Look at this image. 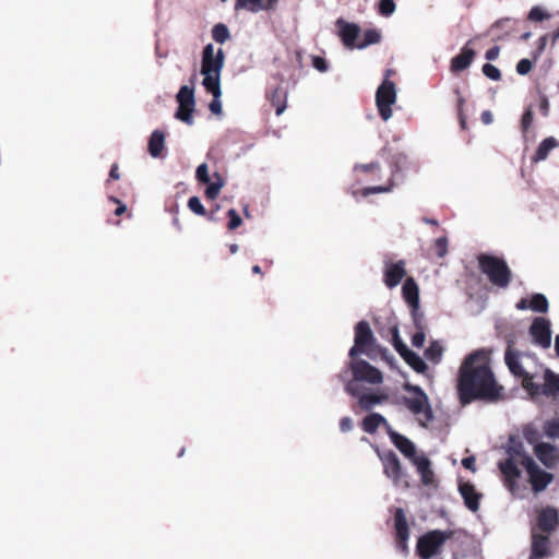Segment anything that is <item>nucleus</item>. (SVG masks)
<instances>
[{
  "label": "nucleus",
  "instance_id": "nucleus-48",
  "mask_svg": "<svg viewBox=\"0 0 559 559\" xmlns=\"http://www.w3.org/2000/svg\"><path fill=\"white\" fill-rule=\"evenodd\" d=\"M195 177H197L198 181H200L202 183H210L211 178L209 175V167L206 164L203 163L198 166L197 171H195Z\"/></svg>",
  "mask_w": 559,
  "mask_h": 559
},
{
  "label": "nucleus",
  "instance_id": "nucleus-15",
  "mask_svg": "<svg viewBox=\"0 0 559 559\" xmlns=\"http://www.w3.org/2000/svg\"><path fill=\"white\" fill-rule=\"evenodd\" d=\"M383 263V283L388 288H394L406 276V262L404 260L393 262L385 259Z\"/></svg>",
  "mask_w": 559,
  "mask_h": 559
},
{
  "label": "nucleus",
  "instance_id": "nucleus-2",
  "mask_svg": "<svg viewBox=\"0 0 559 559\" xmlns=\"http://www.w3.org/2000/svg\"><path fill=\"white\" fill-rule=\"evenodd\" d=\"M225 55L222 48L216 53L214 52V46L207 44L204 46L201 59V74L204 76L202 85L207 93L213 96L219 94L221 84V72L224 68Z\"/></svg>",
  "mask_w": 559,
  "mask_h": 559
},
{
  "label": "nucleus",
  "instance_id": "nucleus-24",
  "mask_svg": "<svg viewBox=\"0 0 559 559\" xmlns=\"http://www.w3.org/2000/svg\"><path fill=\"white\" fill-rule=\"evenodd\" d=\"M498 466L504 477L506 485L513 488L521 475L515 459L510 456L504 461H500Z\"/></svg>",
  "mask_w": 559,
  "mask_h": 559
},
{
  "label": "nucleus",
  "instance_id": "nucleus-41",
  "mask_svg": "<svg viewBox=\"0 0 559 559\" xmlns=\"http://www.w3.org/2000/svg\"><path fill=\"white\" fill-rule=\"evenodd\" d=\"M391 332H392L393 346H394L395 350L402 357L405 353H407L409 350V348L401 340L400 334H399V329L396 326L392 328Z\"/></svg>",
  "mask_w": 559,
  "mask_h": 559
},
{
  "label": "nucleus",
  "instance_id": "nucleus-29",
  "mask_svg": "<svg viewBox=\"0 0 559 559\" xmlns=\"http://www.w3.org/2000/svg\"><path fill=\"white\" fill-rule=\"evenodd\" d=\"M557 146H559V142L554 136L544 139L536 148L535 154L532 156V163L537 164L542 160H545L548 157L550 151Z\"/></svg>",
  "mask_w": 559,
  "mask_h": 559
},
{
  "label": "nucleus",
  "instance_id": "nucleus-16",
  "mask_svg": "<svg viewBox=\"0 0 559 559\" xmlns=\"http://www.w3.org/2000/svg\"><path fill=\"white\" fill-rule=\"evenodd\" d=\"M552 555L550 535L538 533L535 527L531 532V554L528 559H545Z\"/></svg>",
  "mask_w": 559,
  "mask_h": 559
},
{
  "label": "nucleus",
  "instance_id": "nucleus-20",
  "mask_svg": "<svg viewBox=\"0 0 559 559\" xmlns=\"http://www.w3.org/2000/svg\"><path fill=\"white\" fill-rule=\"evenodd\" d=\"M388 436L399 451L412 462H414L416 457L420 456L416 453L415 444L405 436L393 430L392 427H388Z\"/></svg>",
  "mask_w": 559,
  "mask_h": 559
},
{
  "label": "nucleus",
  "instance_id": "nucleus-10",
  "mask_svg": "<svg viewBox=\"0 0 559 559\" xmlns=\"http://www.w3.org/2000/svg\"><path fill=\"white\" fill-rule=\"evenodd\" d=\"M407 162V156L403 153H399L393 156V160L391 162V177L388 179V182L383 186H374V187H366L359 191L353 192L354 197L358 194L367 198L370 194L374 193H386L391 192L395 187L394 176L404 167Z\"/></svg>",
  "mask_w": 559,
  "mask_h": 559
},
{
  "label": "nucleus",
  "instance_id": "nucleus-26",
  "mask_svg": "<svg viewBox=\"0 0 559 559\" xmlns=\"http://www.w3.org/2000/svg\"><path fill=\"white\" fill-rule=\"evenodd\" d=\"M412 463L416 466L417 472L420 475L421 483L425 486L435 485V473L431 469V462L427 456L420 455Z\"/></svg>",
  "mask_w": 559,
  "mask_h": 559
},
{
  "label": "nucleus",
  "instance_id": "nucleus-59",
  "mask_svg": "<svg viewBox=\"0 0 559 559\" xmlns=\"http://www.w3.org/2000/svg\"><path fill=\"white\" fill-rule=\"evenodd\" d=\"M109 201L118 204L117 209L115 210V215L120 216L127 212L126 204H123L118 198L109 197Z\"/></svg>",
  "mask_w": 559,
  "mask_h": 559
},
{
  "label": "nucleus",
  "instance_id": "nucleus-50",
  "mask_svg": "<svg viewBox=\"0 0 559 559\" xmlns=\"http://www.w3.org/2000/svg\"><path fill=\"white\" fill-rule=\"evenodd\" d=\"M545 432L549 438H559V418L548 421L545 427Z\"/></svg>",
  "mask_w": 559,
  "mask_h": 559
},
{
  "label": "nucleus",
  "instance_id": "nucleus-11",
  "mask_svg": "<svg viewBox=\"0 0 559 559\" xmlns=\"http://www.w3.org/2000/svg\"><path fill=\"white\" fill-rule=\"evenodd\" d=\"M348 368L356 381H365L371 384H379L383 381L381 371L364 359H357V357L352 359Z\"/></svg>",
  "mask_w": 559,
  "mask_h": 559
},
{
  "label": "nucleus",
  "instance_id": "nucleus-34",
  "mask_svg": "<svg viewBox=\"0 0 559 559\" xmlns=\"http://www.w3.org/2000/svg\"><path fill=\"white\" fill-rule=\"evenodd\" d=\"M194 106L195 104H178V108L175 115L176 118L187 124H192V112L194 111Z\"/></svg>",
  "mask_w": 559,
  "mask_h": 559
},
{
  "label": "nucleus",
  "instance_id": "nucleus-18",
  "mask_svg": "<svg viewBox=\"0 0 559 559\" xmlns=\"http://www.w3.org/2000/svg\"><path fill=\"white\" fill-rule=\"evenodd\" d=\"M504 361L510 370V372L516 377L522 379V388L524 389V384L526 383V380L532 382L534 377L530 372H527L520 361V353L512 349L509 345L506 353H504Z\"/></svg>",
  "mask_w": 559,
  "mask_h": 559
},
{
  "label": "nucleus",
  "instance_id": "nucleus-7",
  "mask_svg": "<svg viewBox=\"0 0 559 559\" xmlns=\"http://www.w3.org/2000/svg\"><path fill=\"white\" fill-rule=\"evenodd\" d=\"M396 102L395 83L384 79L376 92V105L383 121L392 117V105Z\"/></svg>",
  "mask_w": 559,
  "mask_h": 559
},
{
  "label": "nucleus",
  "instance_id": "nucleus-13",
  "mask_svg": "<svg viewBox=\"0 0 559 559\" xmlns=\"http://www.w3.org/2000/svg\"><path fill=\"white\" fill-rule=\"evenodd\" d=\"M536 526L540 533L551 535L559 526V512L552 506H546L536 511Z\"/></svg>",
  "mask_w": 559,
  "mask_h": 559
},
{
  "label": "nucleus",
  "instance_id": "nucleus-63",
  "mask_svg": "<svg viewBox=\"0 0 559 559\" xmlns=\"http://www.w3.org/2000/svg\"><path fill=\"white\" fill-rule=\"evenodd\" d=\"M109 178L112 179V180L120 179V173H119V167H118L117 163L111 165V168H110V171H109Z\"/></svg>",
  "mask_w": 559,
  "mask_h": 559
},
{
  "label": "nucleus",
  "instance_id": "nucleus-44",
  "mask_svg": "<svg viewBox=\"0 0 559 559\" xmlns=\"http://www.w3.org/2000/svg\"><path fill=\"white\" fill-rule=\"evenodd\" d=\"M425 338H426L425 326L419 325L417 323L416 332L412 336V345L414 347L420 348L424 346Z\"/></svg>",
  "mask_w": 559,
  "mask_h": 559
},
{
  "label": "nucleus",
  "instance_id": "nucleus-45",
  "mask_svg": "<svg viewBox=\"0 0 559 559\" xmlns=\"http://www.w3.org/2000/svg\"><path fill=\"white\" fill-rule=\"evenodd\" d=\"M549 38H551L550 34H545V35H543V36H540L538 38L537 47H536V49L532 53L533 61H537V59L542 56V53L544 52V50H545V48L547 46V43H548Z\"/></svg>",
  "mask_w": 559,
  "mask_h": 559
},
{
  "label": "nucleus",
  "instance_id": "nucleus-25",
  "mask_svg": "<svg viewBox=\"0 0 559 559\" xmlns=\"http://www.w3.org/2000/svg\"><path fill=\"white\" fill-rule=\"evenodd\" d=\"M475 50L465 45L459 55L451 60V70L453 72H460L467 69L475 58Z\"/></svg>",
  "mask_w": 559,
  "mask_h": 559
},
{
  "label": "nucleus",
  "instance_id": "nucleus-33",
  "mask_svg": "<svg viewBox=\"0 0 559 559\" xmlns=\"http://www.w3.org/2000/svg\"><path fill=\"white\" fill-rule=\"evenodd\" d=\"M530 309L535 312L545 313L549 309V302L545 295L536 293L531 296Z\"/></svg>",
  "mask_w": 559,
  "mask_h": 559
},
{
  "label": "nucleus",
  "instance_id": "nucleus-55",
  "mask_svg": "<svg viewBox=\"0 0 559 559\" xmlns=\"http://www.w3.org/2000/svg\"><path fill=\"white\" fill-rule=\"evenodd\" d=\"M221 95H222V90L219 88V94L217 96H213V99L209 105L211 112H213L214 115L222 114V103L219 100Z\"/></svg>",
  "mask_w": 559,
  "mask_h": 559
},
{
  "label": "nucleus",
  "instance_id": "nucleus-17",
  "mask_svg": "<svg viewBox=\"0 0 559 559\" xmlns=\"http://www.w3.org/2000/svg\"><path fill=\"white\" fill-rule=\"evenodd\" d=\"M380 460L383 464V473L385 476L392 479L395 485L402 484L404 481L405 474L397 455L393 451L389 450L380 455Z\"/></svg>",
  "mask_w": 559,
  "mask_h": 559
},
{
  "label": "nucleus",
  "instance_id": "nucleus-4",
  "mask_svg": "<svg viewBox=\"0 0 559 559\" xmlns=\"http://www.w3.org/2000/svg\"><path fill=\"white\" fill-rule=\"evenodd\" d=\"M404 390L412 394V396L404 397L405 406L416 416L421 426L426 427L427 423L433 420V413L429 403V399L424 390L411 383L404 384Z\"/></svg>",
  "mask_w": 559,
  "mask_h": 559
},
{
  "label": "nucleus",
  "instance_id": "nucleus-43",
  "mask_svg": "<svg viewBox=\"0 0 559 559\" xmlns=\"http://www.w3.org/2000/svg\"><path fill=\"white\" fill-rule=\"evenodd\" d=\"M188 207H189V210L191 212H193L197 215H200V216H205L206 215V210L202 205V203H201V201H200V199L198 197H191L188 200Z\"/></svg>",
  "mask_w": 559,
  "mask_h": 559
},
{
  "label": "nucleus",
  "instance_id": "nucleus-51",
  "mask_svg": "<svg viewBox=\"0 0 559 559\" xmlns=\"http://www.w3.org/2000/svg\"><path fill=\"white\" fill-rule=\"evenodd\" d=\"M354 169L362 171V173H373V174H377V173L380 171V164L376 163V162H372V163H369V164H358V165H355Z\"/></svg>",
  "mask_w": 559,
  "mask_h": 559
},
{
  "label": "nucleus",
  "instance_id": "nucleus-14",
  "mask_svg": "<svg viewBox=\"0 0 559 559\" xmlns=\"http://www.w3.org/2000/svg\"><path fill=\"white\" fill-rule=\"evenodd\" d=\"M394 530L396 548L406 554L408 551L409 526L405 511L402 508H396L394 511Z\"/></svg>",
  "mask_w": 559,
  "mask_h": 559
},
{
  "label": "nucleus",
  "instance_id": "nucleus-54",
  "mask_svg": "<svg viewBox=\"0 0 559 559\" xmlns=\"http://www.w3.org/2000/svg\"><path fill=\"white\" fill-rule=\"evenodd\" d=\"M533 123V111L531 108L526 109L522 116L521 128L523 132H526Z\"/></svg>",
  "mask_w": 559,
  "mask_h": 559
},
{
  "label": "nucleus",
  "instance_id": "nucleus-35",
  "mask_svg": "<svg viewBox=\"0 0 559 559\" xmlns=\"http://www.w3.org/2000/svg\"><path fill=\"white\" fill-rule=\"evenodd\" d=\"M383 397L381 395L365 393L359 395L358 405L364 411H370L372 406L380 404Z\"/></svg>",
  "mask_w": 559,
  "mask_h": 559
},
{
  "label": "nucleus",
  "instance_id": "nucleus-49",
  "mask_svg": "<svg viewBox=\"0 0 559 559\" xmlns=\"http://www.w3.org/2000/svg\"><path fill=\"white\" fill-rule=\"evenodd\" d=\"M222 187H223L222 181L210 183L207 186V188L205 189V197L210 200H215L218 197Z\"/></svg>",
  "mask_w": 559,
  "mask_h": 559
},
{
  "label": "nucleus",
  "instance_id": "nucleus-19",
  "mask_svg": "<svg viewBox=\"0 0 559 559\" xmlns=\"http://www.w3.org/2000/svg\"><path fill=\"white\" fill-rule=\"evenodd\" d=\"M336 26L338 27V35L343 41V44L350 49L356 48L358 45V37L360 34L359 25L355 23L346 22L343 19H338L336 21Z\"/></svg>",
  "mask_w": 559,
  "mask_h": 559
},
{
  "label": "nucleus",
  "instance_id": "nucleus-12",
  "mask_svg": "<svg viewBox=\"0 0 559 559\" xmlns=\"http://www.w3.org/2000/svg\"><path fill=\"white\" fill-rule=\"evenodd\" d=\"M530 335L535 345L548 348L551 344L550 321L544 317H537L530 326Z\"/></svg>",
  "mask_w": 559,
  "mask_h": 559
},
{
  "label": "nucleus",
  "instance_id": "nucleus-52",
  "mask_svg": "<svg viewBox=\"0 0 559 559\" xmlns=\"http://www.w3.org/2000/svg\"><path fill=\"white\" fill-rule=\"evenodd\" d=\"M533 68V61L530 60V59H521L518 64H516V72L520 74V75H525L527 74Z\"/></svg>",
  "mask_w": 559,
  "mask_h": 559
},
{
  "label": "nucleus",
  "instance_id": "nucleus-32",
  "mask_svg": "<svg viewBox=\"0 0 559 559\" xmlns=\"http://www.w3.org/2000/svg\"><path fill=\"white\" fill-rule=\"evenodd\" d=\"M402 358L405 360V362L412 367L416 372L424 373L427 370V365L425 361L413 350H408L405 353Z\"/></svg>",
  "mask_w": 559,
  "mask_h": 559
},
{
  "label": "nucleus",
  "instance_id": "nucleus-62",
  "mask_svg": "<svg viewBox=\"0 0 559 559\" xmlns=\"http://www.w3.org/2000/svg\"><path fill=\"white\" fill-rule=\"evenodd\" d=\"M462 465L466 468V469H469L472 472H475L476 471V466H475V457L474 456H467V457H464L462 460Z\"/></svg>",
  "mask_w": 559,
  "mask_h": 559
},
{
  "label": "nucleus",
  "instance_id": "nucleus-23",
  "mask_svg": "<svg viewBox=\"0 0 559 559\" xmlns=\"http://www.w3.org/2000/svg\"><path fill=\"white\" fill-rule=\"evenodd\" d=\"M534 453L537 459L549 468L554 467L559 460V454L556 447L550 443H536L534 447Z\"/></svg>",
  "mask_w": 559,
  "mask_h": 559
},
{
  "label": "nucleus",
  "instance_id": "nucleus-1",
  "mask_svg": "<svg viewBox=\"0 0 559 559\" xmlns=\"http://www.w3.org/2000/svg\"><path fill=\"white\" fill-rule=\"evenodd\" d=\"M457 395L462 405L476 400L493 401L500 396L502 388L496 382L484 350L469 354L459 369Z\"/></svg>",
  "mask_w": 559,
  "mask_h": 559
},
{
  "label": "nucleus",
  "instance_id": "nucleus-27",
  "mask_svg": "<svg viewBox=\"0 0 559 559\" xmlns=\"http://www.w3.org/2000/svg\"><path fill=\"white\" fill-rule=\"evenodd\" d=\"M402 296L404 300L413 308L417 309L419 305V288L413 277H407L402 286Z\"/></svg>",
  "mask_w": 559,
  "mask_h": 559
},
{
  "label": "nucleus",
  "instance_id": "nucleus-42",
  "mask_svg": "<svg viewBox=\"0 0 559 559\" xmlns=\"http://www.w3.org/2000/svg\"><path fill=\"white\" fill-rule=\"evenodd\" d=\"M550 14L538 5L531 9L527 19L532 22H540L550 19Z\"/></svg>",
  "mask_w": 559,
  "mask_h": 559
},
{
  "label": "nucleus",
  "instance_id": "nucleus-36",
  "mask_svg": "<svg viewBox=\"0 0 559 559\" xmlns=\"http://www.w3.org/2000/svg\"><path fill=\"white\" fill-rule=\"evenodd\" d=\"M225 2L226 0H222ZM264 0H236L235 9H247L250 12H258L260 10L266 9V5L263 3Z\"/></svg>",
  "mask_w": 559,
  "mask_h": 559
},
{
  "label": "nucleus",
  "instance_id": "nucleus-46",
  "mask_svg": "<svg viewBox=\"0 0 559 559\" xmlns=\"http://www.w3.org/2000/svg\"><path fill=\"white\" fill-rule=\"evenodd\" d=\"M227 217H228L227 227L230 230L237 229L242 224V219L235 209L228 210Z\"/></svg>",
  "mask_w": 559,
  "mask_h": 559
},
{
  "label": "nucleus",
  "instance_id": "nucleus-47",
  "mask_svg": "<svg viewBox=\"0 0 559 559\" xmlns=\"http://www.w3.org/2000/svg\"><path fill=\"white\" fill-rule=\"evenodd\" d=\"M481 70L483 73L490 80L499 81L501 79L500 70L491 63H485Z\"/></svg>",
  "mask_w": 559,
  "mask_h": 559
},
{
  "label": "nucleus",
  "instance_id": "nucleus-31",
  "mask_svg": "<svg viewBox=\"0 0 559 559\" xmlns=\"http://www.w3.org/2000/svg\"><path fill=\"white\" fill-rule=\"evenodd\" d=\"M382 39V35L377 28L366 29L362 34L361 40H358V45H356V49H365L370 45L379 44Z\"/></svg>",
  "mask_w": 559,
  "mask_h": 559
},
{
  "label": "nucleus",
  "instance_id": "nucleus-28",
  "mask_svg": "<svg viewBox=\"0 0 559 559\" xmlns=\"http://www.w3.org/2000/svg\"><path fill=\"white\" fill-rule=\"evenodd\" d=\"M361 429L370 435L377 432L380 426H383L388 431V427H391L388 420L379 413H371L361 420Z\"/></svg>",
  "mask_w": 559,
  "mask_h": 559
},
{
  "label": "nucleus",
  "instance_id": "nucleus-57",
  "mask_svg": "<svg viewBox=\"0 0 559 559\" xmlns=\"http://www.w3.org/2000/svg\"><path fill=\"white\" fill-rule=\"evenodd\" d=\"M312 66L320 72L328 71V63L324 58L314 56L312 58Z\"/></svg>",
  "mask_w": 559,
  "mask_h": 559
},
{
  "label": "nucleus",
  "instance_id": "nucleus-6",
  "mask_svg": "<svg viewBox=\"0 0 559 559\" xmlns=\"http://www.w3.org/2000/svg\"><path fill=\"white\" fill-rule=\"evenodd\" d=\"M376 337L371 331V328L367 321H359L355 325V338L354 345L349 349L350 359L356 358L360 354L371 356L376 347Z\"/></svg>",
  "mask_w": 559,
  "mask_h": 559
},
{
  "label": "nucleus",
  "instance_id": "nucleus-61",
  "mask_svg": "<svg viewBox=\"0 0 559 559\" xmlns=\"http://www.w3.org/2000/svg\"><path fill=\"white\" fill-rule=\"evenodd\" d=\"M499 46H493L486 51L485 57L487 60H496L499 57Z\"/></svg>",
  "mask_w": 559,
  "mask_h": 559
},
{
  "label": "nucleus",
  "instance_id": "nucleus-60",
  "mask_svg": "<svg viewBox=\"0 0 559 559\" xmlns=\"http://www.w3.org/2000/svg\"><path fill=\"white\" fill-rule=\"evenodd\" d=\"M353 428V420L352 418L349 417H343L341 420H340V429L343 431V432H347L349 430H352Z\"/></svg>",
  "mask_w": 559,
  "mask_h": 559
},
{
  "label": "nucleus",
  "instance_id": "nucleus-53",
  "mask_svg": "<svg viewBox=\"0 0 559 559\" xmlns=\"http://www.w3.org/2000/svg\"><path fill=\"white\" fill-rule=\"evenodd\" d=\"M435 248L438 257L442 258L448 252V240L445 237H440L435 241Z\"/></svg>",
  "mask_w": 559,
  "mask_h": 559
},
{
  "label": "nucleus",
  "instance_id": "nucleus-40",
  "mask_svg": "<svg viewBox=\"0 0 559 559\" xmlns=\"http://www.w3.org/2000/svg\"><path fill=\"white\" fill-rule=\"evenodd\" d=\"M396 10L394 0H379L377 4V11L381 16L389 17Z\"/></svg>",
  "mask_w": 559,
  "mask_h": 559
},
{
  "label": "nucleus",
  "instance_id": "nucleus-56",
  "mask_svg": "<svg viewBox=\"0 0 559 559\" xmlns=\"http://www.w3.org/2000/svg\"><path fill=\"white\" fill-rule=\"evenodd\" d=\"M523 436L525 440L531 444L535 443L538 439V432L532 427H525L523 430Z\"/></svg>",
  "mask_w": 559,
  "mask_h": 559
},
{
  "label": "nucleus",
  "instance_id": "nucleus-22",
  "mask_svg": "<svg viewBox=\"0 0 559 559\" xmlns=\"http://www.w3.org/2000/svg\"><path fill=\"white\" fill-rule=\"evenodd\" d=\"M459 491L464 500L465 507L472 512L479 510L481 493L477 492L475 486L471 481L460 483Z\"/></svg>",
  "mask_w": 559,
  "mask_h": 559
},
{
  "label": "nucleus",
  "instance_id": "nucleus-3",
  "mask_svg": "<svg viewBox=\"0 0 559 559\" xmlns=\"http://www.w3.org/2000/svg\"><path fill=\"white\" fill-rule=\"evenodd\" d=\"M478 267L488 281L499 288H507L512 281V272L507 262L499 257L481 253L477 257Z\"/></svg>",
  "mask_w": 559,
  "mask_h": 559
},
{
  "label": "nucleus",
  "instance_id": "nucleus-5",
  "mask_svg": "<svg viewBox=\"0 0 559 559\" xmlns=\"http://www.w3.org/2000/svg\"><path fill=\"white\" fill-rule=\"evenodd\" d=\"M454 532L451 530H432L421 535L416 544V552L420 559H431L442 551L445 542L452 538Z\"/></svg>",
  "mask_w": 559,
  "mask_h": 559
},
{
  "label": "nucleus",
  "instance_id": "nucleus-58",
  "mask_svg": "<svg viewBox=\"0 0 559 559\" xmlns=\"http://www.w3.org/2000/svg\"><path fill=\"white\" fill-rule=\"evenodd\" d=\"M463 106H464V98L462 96H460L457 99V114H459L461 128L464 130V129H466V118L463 114Z\"/></svg>",
  "mask_w": 559,
  "mask_h": 559
},
{
  "label": "nucleus",
  "instance_id": "nucleus-9",
  "mask_svg": "<svg viewBox=\"0 0 559 559\" xmlns=\"http://www.w3.org/2000/svg\"><path fill=\"white\" fill-rule=\"evenodd\" d=\"M521 464L527 472L528 481L534 492H540L545 490L547 486L552 481V474L539 468L530 455H523Z\"/></svg>",
  "mask_w": 559,
  "mask_h": 559
},
{
  "label": "nucleus",
  "instance_id": "nucleus-38",
  "mask_svg": "<svg viewBox=\"0 0 559 559\" xmlns=\"http://www.w3.org/2000/svg\"><path fill=\"white\" fill-rule=\"evenodd\" d=\"M442 347L441 345L437 342V341H433L430 343V345L426 348L425 350V357L433 362V364H437L440 361L441 359V356H442Z\"/></svg>",
  "mask_w": 559,
  "mask_h": 559
},
{
  "label": "nucleus",
  "instance_id": "nucleus-30",
  "mask_svg": "<svg viewBox=\"0 0 559 559\" xmlns=\"http://www.w3.org/2000/svg\"><path fill=\"white\" fill-rule=\"evenodd\" d=\"M165 148V133L154 130L148 140V153L152 157H159Z\"/></svg>",
  "mask_w": 559,
  "mask_h": 559
},
{
  "label": "nucleus",
  "instance_id": "nucleus-37",
  "mask_svg": "<svg viewBox=\"0 0 559 559\" xmlns=\"http://www.w3.org/2000/svg\"><path fill=\"white\" fill-rule=\"evenodd\" d=\"M212 37L216 43L224 44L230 38L228 27L223 23H217L212 28Z\"/></svg>",
  "mask_w": 559,
  "mask_h": 559
},
{
  "label": "nucleus",
  "instance_id": "nucleus-8",
  "mask_svg": "<svg viewBox=\"0 0 559 559\" xmlns=\"http://www.w3.org/2000/svg\"><path fill=\"white\" fill-rule=\"evenodd\" d=\"M544 383L537 384L526 380L524 384V390L530 394L531 397H536L538 395H544L547 397H556L559 395V374L555 373L552 370L546 368L544 371Z\"/></svg>",
  "mask_w": 559,
  "mask_h": 559
},
{
  "label": "nucleus",
  "instance_id": "nucleus-21",
  "mask_svg": "<svg viewBox=\"0 0 559 559\" xmlns=\"http://www.w3.org/2000/svg\"><path fill=\"white\" fill-rule=\"evenodd\" d=\"M265 97L275 109L276 116H281L287 107L288 92L282 85L271 87L266 91Z\"/></svg>",
  "mask_w": 559,
  "mask_h": 559
},
{
  "label": "nucleus",
  "instance_id": "nucleus-64",
  "mask_svg": "<svg viewBox=\"0 0 559 559\" xmlns=\"http://www.w3.org/2000/svg\"><path fill=\"white\" fill-rule=\"evenodd\" d=\"M345 391L353 396H358V390L353 381L346 383Z\"/></svg>",
  "mask_w": 559,
  "mask_h": 559
},
{
  "label": "nucleus",
  "instance_id": "nucleus-39",
  "mask_svg": "<svg viewBox=\"0 0 559 559\" xmlns=\"http://www.w3.org/2000/svg\"><path fill=\"white\" fill-rule=\"evenodd\" d=\"M178 104H195L194 88L188 85H182L176 96Z\"/></svg>",
  "mask_w": 559,
  "mask_h": 559
}]
</instances>
